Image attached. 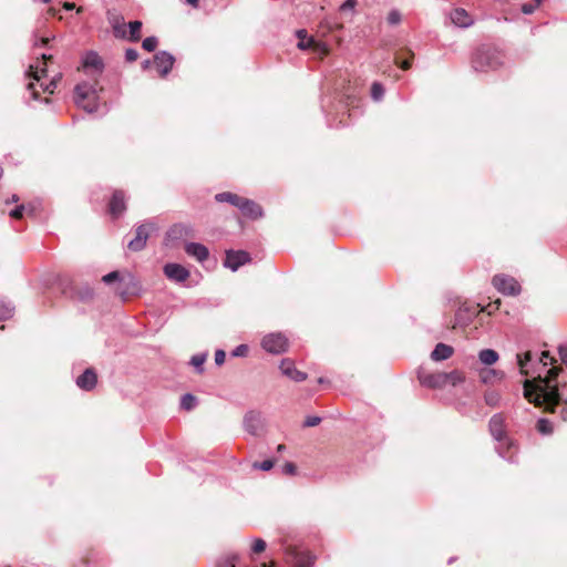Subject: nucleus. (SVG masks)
<instances>
[{"label":"nucleus","mask_w":567,"mask_h":567,"mask_svg":"<svg viewBox=\"0 0 567 567\" xmlns=\"http://www.w3.org/2000/svg\"><path fill=\"white\" fill-rule=\"evenodd\" d=\"M559 371V368L553 367L545 378L539 375L535 380H525L524 396L528 402L543 406L548 412H558L561 420L567 421V398L561 401L556 381Z\"/></svg>","instance_id":"nucleus-1"},{"label":"nucleus","mask_w":567,"mask_h":567,"mask_svg":"<svg viewBox=\"0 0 567 567\" xmlns=\"http://www.w3.org/2000/svg\"><path fill=\"white\" fill-rule=\"evenodd\" d=\"M42 60L37 61L35 64H31L29 68L28 76L31 81L28 83L27 89L31 94L33 100H39L40 92L37 89L38 86L43 91L52 94L56 87L58 81L61 79V75H55L52 80L44 84L42 79L47 75V60L51 59V55L41 54Z\"/></svg>","instance_id":"nucleus-2"},{"label":"nucleus","mask_w":567,"mask_h":567,"mask_svg":"<svg viewBox=\"0 0 567 567\" xmlns=\"http://www.w3.org/2000/svg\"><path fill=\"white\" fill-rule=\"evenodd\" d=\"M99 81H83L74 89L75 104L86 111L93 113L99 109Z\"/></svg>","instance_id":"nucleus-3"},{"label":"nucleus","mask_w":567,"mask_h":567,"mask_svg":"<svg viewBox=\"0 0 567 567\" xmlns=\"http://www.w3.org/2000/svg\"><path fill=\"white\" fill-rule=\"evenodd\" d=\"M502 64L503 60L501 52L489 48H480L472 59L474 70L480 72L496 70Z\"/></svg>","instance_id":"nucleus-4"},{"label":"nucleus","mask_w":567,"mask_h":567,"mask_svg":"<svg viewBox=\"0 0 567 567\" xmlns=\"http://www.w3.org/2000/svg\"><path fill=\"white\" fill-rule=\"evenodd\" d=\"M501 300L497 299L495 302L489 303L486 308H480V305H463L458 308L455 315V321L458 326H466L474 317L481 311H487L489 315L498 310Z\"/></svg>","instance_id":"nucleus-5"},{"label":"nucleus","mask_w":567,"mask_h":567,"mask_svg":"<svg viewBox=\"0 0 567 567\" xmlns=\"http://www.w3.org/2000/svg\"><path fill=\"white\" fill-rule=\"evenodd\" d=\"M495 289L505 296H517L520 293V285L518 281L507 275H496L492 280Z\"/></svg>","instance_id":"nucleus-6"},{"label":"nucleus","mask_w":567,"mask_h":567,"mask_svg":"<svg viewBox=\"0 0 567 567\" xmlns=\"http://www.w3.org/2000/svg\"><path fill=\"white\" fill-rule=\"evenodd\" d=\"M103 61L95 52H87L82 61V70L90 80L97 81L103 72Z\"/></svg>","instance_id":"nucleus-7"},{"label":"nucleus","mask_w":567,"mask_h":567,"mask_svg":"<svg viewBox=\"0 0 567 567\" xmlns=\"http://www.w3.org/2000/svg\"><path fill=\"white\" fill-rule=\"evenodd\" d=\"M262 348L272 354H279L287 350L288 340L282 333H269L261 341Z\"/></svg>","instance_id":"nucleus-8"},{"label":"nucleus","mask_w":567,"mask_h":567,"mask_svg":"<svg viewBox=\"0 0 567 567\" xmlns=\"http://www.w3.org/2000/svg\"><path fill=\"white\" fill-rule=\"evenodd\" d=\"M250 261V256L247 251L244 250H228L226 251V258L224 260V266L229 268L233 271H236L239 267L248 264Z\"/></svg>","instance_id":"nucleus-9"},{"label":"nucleus","mask_w":567,"mask_h":567,"mask_svg":"<svg viewBox=\"0 0 567 567\" xmlns=\"http://www.w3.org/2000/svg\"><path fill=\"white\" fill-rule=\"evenodd\" d=\"M151 228V224L140 225L135 230V237L131 239L127 244L128 249H131L132 251L142 250L146 245Z\"/></svg>","instance_id":"nucleus-10"},{"label":"nucleus","mask_w":567,"mask_h":567,"mask_svg":"<svg viewBox=\"0 0 567 567\" xmlns=\"http://www.w3.org/2000/svg\"><path fill=\"white\" fill-rule=\"evenodd\" d=\"M174 62V56L166 51H161L154 55V65L161 76H165L169 73Z\"/></svg>","instance_id":"nucleus-11"},{"label":"nucleus","mask_w":567,"mask_h":567,"mask_svg":"<svg viewBox=\"0 0 567 567\" xmlns=\"http://www.w3.org/2000/svg\"><path fill=\"white\" fill-rule=\"evenodd\" d=\"M165 276L176 282H184L189 277V271L179 264H166L164 266Z\"/></svg>","instance_id":"nucleus-12"},{"label":"nucleus","mask_w":567,"mask_h":567,"mask_svg":"<svg viewBox=\"0 0 567 567\" xmlns=\"http://www.w3.org/2000/svg\"><path fill=\"white\" fill-rule=\"evenodd\" d=\"M264 426L261 414L255 411H249L245 414L244 417V427L245 430L252 434L258 435Z\"/></svg>","instance_id":"nucleus-13"},{"label":"nucleus","mask_w":567,"mask_h":567,"mask_svg":"<svg viewBox=\"0 0 567 567\" xmlns=\"http://www.w3.org/2000/svg\"><path fill=\"white\" fill-rule=\"evenodd\" d=\"M450 19L455 27L470 28L474 24L473 17L463 8H455L450 13Z\"/></svg>","instance_id":"nucleus-14"},{"label":"nucleus","mask_w":567,"mask_h":567,"mask_svg":"<svg viewBox=\"0 0 567 567\" xmlns=\"http://www.w3.org/2000/svg\"><path fill=\"white\" fill-rule=\"evenodd\" d=\"M419 380L421 384L429 388H442L446 385V377L443 375V372L437 373H424L419 372Z\"/></svg>","instance_id":"nucleus-15"},{"label":"nucleus","mask_w":567,"mask_h":567,"mask_svg":"<svg viewBox=\"0 0 567 567\" xmlns=\"http://www.w3.org/2000/svg\"><path fill=\"white\" fill-rule=\"evenodd\" d=\"M280 370L282 374L296 382H302L307 379V374L297 370L293 362L289 359H284L280 363Z\"/></svg>","instance_id":"nucleus-16"},{"label":"nucleus","mask_w":567,"mask_h":567,"mask_svg":"<svg viewBox=\"0 0 567 567\" xmlns=\"http://www.w3.org/2000/svg\"><path fill=\"white\" fill-rule=\"evenodd\" d=\"M75 382L81 390L91 391L96 385L97 377L93 369H86Z\"/></svg>","instance_id":"nucleus-17"},{"label":"nucleus","mask_w":567,"mask_h":567,"mask_svg":"<svg viewBox=\"0 0 567 567\" xmlns=\"http://www.w3.org/2000/svg\"><path fill=\"white\" fill-rule=\"evenodd\" d=\"M241 214L248 218L256 219L262 216L261 207L248 198H244L241 205L238 208Z\"/></svg>","instance_id":"nucleus-18"},{"label":"nucleus","mask_w":567,"mask_h":567,"mask_svg":"<svg viewBox=\"0 0 567 567\" xmlns=\"http://www.w3.org/2000/svg\"><path fill=\"white\" fill-rule=\"evenodd\" d=\"M185 251L187 255L194 257L199 262L205 261L208 256L209 251L206 246L198 243H188L185 245Z\"/></svg>","instance_id":"nucleus-19"},{"label":"nucleus","mask_w":567,"mask_h":567,"mask_svg":"<svg viewBox=\"0 0 567 567\" xmlns=\"http://www.w3.org/2000/svg\"><path fill=\"white\" fill-rule=\"evenodd\" d=\"M126 209L125 196L122 190H115L110 202V213L118 217Z\"/></svg>","instance_id":"nucleus-20"},{"label":"nucleus","mask_w":567,"mask_h":567,"mask_svg":"<svg viewBox=\"0 0 567 567\" xmlns=\"http://www.w3.org/2000/svg\"><path fill=\"white\" fill-rule=\"evenodd\" d=\"M298 48L301 50L312 49L318 54L324 55L328 53V48L324 43L318 42L313 37L301 38L298 42Z\"/></svg>","instance_id":"nucleus-21"},{"label":"nucleus","mask_w":567,"mask_h":567,"mask_svg":"<svg viewBox=\"0 0 567 567\" xmlns=\"http://www.w3.org/2000/svg\"><path fill=\"white\" fill-rule=\"evenodd\" d=\"M489 432L493 435V437L501 442L505 436V430H504V417L502 414H495L489 420Z\"/></svg>","instance_id":"nucleus-22"},{"label":"nucleus","mask_w":567,"mask_h":567,"mask_svg":"<svg viewBox=\"0 0 567 567\" xmlns=\"http://www.w3.org/2000/svg\"><path fill=\"white\" fill-rule=\"evenodd\" d=\"M454 350L451 346L445 343H437L431 353L433 361H443L452 357Z\"/></svg>","instance_id":"nucleus-23"},{"label":"nucleus","mask_w":567,"mask_h":567,"mask_svg":"<svg viewBox=\"0 0 567 567\" xmlns=\"http://www.w3.org/2000/svg\"><path fill=\"white\" fill-rule=\"evenodd\" d=\"M215 199L218 202V203H229L230 205L239 208V206L241 205L243 200H244V197H240L234 193H230V192H224V193H219L215 196Z\"/></svg>","instance_id":"nucleus-24"},{"label":"nucleus","mask_w":567,"mask_h":567,"mask_svg":"<svg viewBox=\"0 0 567 567\" xmlns=\"http://www.w3.org/2000/svg\"><path fill=\"white\" fill-rule=\"evenodd\" d=\"M504 372L495 369H483L480 372V379L483 383H492L495 380H502L504 378Z\"/></svg>","instance_id":"nucleus-25"},{"label":"nucleus","mask_w":567,"mask_h":567,"mask_svg":"<svg viewBox=\"0 0 567 567\" xmlns=\"http://www.w3.org/2000/svg\"><path fill=\"white\" fill-rule=\"evenodd\" d=\"M498 358V353L493 349H484L478 352L481 363L488 367L496 363Z\"/></svg>","instance_id":"nucleus-26"},{"label":"nucleus","mask_w":567,"mask_h":567,"mask_svg":"<svg viewBox=\"0 0 567 567\" xmlns=\"http://www.w3.org/2000/svg\"><path fill=\"white\" fill-rule=\"evenodd\" d=\"M289 560L295 567H310L312 565L311 558L301 553H291Z\"/></svg>","instance_id":"nucleus-27"},{"label":"nucleus","mask_w":567,"mask_h":567,"mask_svg":"<svg viewBox=\"0 0 567 567\" xmlns=\"http://www.w3.org/2000/svg\"><path fill=\"white\" fill-rule=\"evenodd\" d=\"M443 375L446 377V384L457 385L465 380V375L462 371L453 370L449 373L443 372Z\"/></svg>","instance_id":"nucleus-28"},{"label":"nucleus","mask_w":567,"mask_h":567,"mask_svg":"<svg viewBox=\"0 0 567 567\" xmlns=\"http://www.w3.org/2000/svg\"><path fill=\"white\" fill-rule=\"evenodd\" d=\"M14 307L10 301L0 300V321L7 320L13 316Z\"/></svg>","instance_id":"nucleus-29"},{"label":"nucleus","mask_w":567,"mask_h":567,"mask_svg":"<svg viewBox=\"0 0 567 567\" xmlns=\"http://www.w3.org/2000/svg\"><path fill=\"white\" fill-rule=\"evenodd\" d=\"M484 401L487 405L495 408L501 402V394L495 390H487L484 394Z\"/></svg>","instance_id":"nucleus-30"},{"label":"nucleus","mask_w":567,"mask_h":567,"mask_svg":"<svg viewBox=\"0 0 567 567\" xmlns=\"http://www.w3.org/2000/svg\"><path fill=\"white\" fill-rule=\"evenodd\" d=\"M128 28H130L128 39L131 41H138L141 38L142 22L141 21H132L128 23Z\"/></svg>","instance_id":"nucleus-31"},{"label":"nucleus","mask_w":567,"mask_h":567,"mask_svg":"<svg viewBox=\"0 0 567 567\" xmlns=\"http://www.w3.org/2000/svg\"><path fill=\"white\" fill-rule=\"evenodd\" d=\"M197 404V399L189 393H186L181 399V406L186 411L193 410Z\"/></svg>","instance_id":"nucleus-32"},{"label":"nucleus","mask_w":567,"mask_h":567,"mask_svg":"<svg viewBox=\"0 0 567 567\" xmlns=\"http://www.w3.org/2000/svg\"><path fill=\"white\" fill-rule=\"evenodd\" d=\"M517 364L519 367L520 374L527 375L528 372L525 370L526 363L530 361L532 355L530 352H526L524 354H517Z\"/></svg>","instance_id":"nucleus-33"},{"label":"nucleus","mask_w":567,"mask_h":567,"mask_svg":"<svg viewBox=\"0 0 567 567\" xmlns=\"http://www.w3.org/2000/svg\"><path fill=\"white\" fill-rule=\"evenodd\" d=\"M238 559L237 555H227L221 557L218 563L217 567H236V561Z\"/></svg>","instance_id":"nucleus-34"},{"label":"nucleus","mask_w":567,"mask_h":567,"mask_svg":"<svg viewBox=\"0 0 567 567\" xmlns=\"http://www.w3.org/2000/svg\"><path fill=\"white\" fill-rule=\"evenodd\" d=\"M537 430L544 434V435H548L553 432V424L550 421L546 420V419H540L538 420L537 422Z\"/></svg>","instance_id":"nucleus-35"},{"label":"nucleus","mask_w":567,"mask_h":567,"mask_svg":"<svg viewBox=\"0 0 567 567\" xmlns=\"http://www.w3.org/2000/svg\"><path fill=\"white\" fill-rule=\"evenodd\" d=\"M384 95V89L383 86L378 83V82H374L371 86V96L374 101H380Z\"/></svg>","instance_id":"nucleus-36"},{"label":"nucleus","mask_w":567,"mask_h":567,"mask_svg":"<svg viewBox=\"0 0 567 567\" xmlns=\"http://www.w3.org/2000/svg\"><path fill=\"white\" fill-rule=\"evenodd\" d=\"M157 43H158L157 38L147 37L143 40L142 47L144 50L152 52L156 49Z\"/></svg>","instance_id":"nucleus-37"},{"label":"nucleus","mask_w":567,"mask_h":567,"mask_svg":"<svg viewBox=\"0 0 567 567\" xmlns=\"http://www.w3.org/2000/svg\"><path fill=\"white\" fill-rule=\"evenodd\" d=\"M206 360V355L205 354H196V355H193L192 359H190V364L193 367H195L196 369H198L199 372L203 371V364Z\"/></svg>","instance_id":"nucleus-38"},{"label":"nucleus","mask_w":567,"mask_h":567,"mask_svg":"<svg viewBox=\"0 0 567 567\" xmlns=\"http://www.w3.org/2000/svg\"><path fill=\"white\" fill-rule=\"evenodd\" d=\"M388 22L392 25L401 22V13L398 10H391L388 16Z\"/></svg>","instance_id":"nucleus-39"},{"label":"nucleus","mask_w":567,"mask_h":567,"mask_svg":"<svg viewBox=\"0 0 567 567\" xmlns=\"http://www.w3.org/2000/svg\"><path fill=\"white\" fill-rule=\"evenodd\" d=\"M265 548H266V542L265 540H262L260 538H257V539L254 540L251 550L255 554H259V553L264 551Z\"/></svg>","instance_id":"nucleus-40"},{"label":"nucleus","mask_w":567,"mask_h":567,"mask_svg":"<svg viewBox=\"0 0 567 567\" xmlns=\"http://www.w3.org/2000/svg\"><path fill=\"white\" fill-rule=\"evenodd\" d=\"M113 31H114L115 37H121V38L126 37V30H125L124 23H118V22L114 23Z\"/></svg>","instance_id":"nucleus-41"},{"label":"nucleus","mask_w":567,"mask_h":567,"mask_svg":"<svg viewBox=\"0 0 567 567\" xmlns=\"http://www.w3.org/2000/svg\"><path fill=\"white\" fill-rule=\"evenodd\" d=\"M254 467L258 468V470H261V471H269V470H271L274 467V461L266 460V461H262L260 463H255Z\"/></svg>","instance_id":"nucleus-42"},{"label":"nucleus","mask_w":567,"mask_h":567,"mask_svg":"<svg viewBox=\"0 0 567 567\" xmlns=\"http://www.w3.org/2000/svg\"><path fill=\"white\" fill-rule=\"evenodd\" d=\"M539 3H540V0H536L535 3H525L522 7V11L525 14H532L535 11V9L539 6Z\"/></svg>","instance_id":"nucleus-43"},{"label":"nucleus","mask_w":567,"mask_h":567,"mask_svg":"<svg viewBox=\"0 0 567 567\" xmlns=\"http://www.w3.org/2000/svg\"><path fill=\"white\" fill-rule=\"evenodd\" d=\"M248 352V347L246 344H239L238 347H236L231 354L233 357H245Z\"/></svg>","instance_id":"nucleus-44"},{"label":"nucleus","mask_w":567,"mask_h":567,"mask_svg":"<svg viewBox=\"0 0 567 567\" xmlns=\"http://www.w3.org/2000/svg\"><path fill=\"white\" fill-rule=\"evenodd\" d=\"M320 422H321V417L316 416V415H311V416H308L305 420V424L303 425L308 426V427H312V426H317Z\"/></svg>","instance_id":"nucleus-45"},{"label":"nucleus","mask_w":567,"mask_h":567,"mask_svg":"<svg viewBox=\"0 0 567 567\" xmlns=\"http://www.w3.org/2000/svg\"><path fill=\"white\" fill-rule=\"evenodd\" d=\"M23 213H24V206L20 205L10 212V216L14 219H20L23 217Z\"/></svg>","instance_id":"nucleus-46"},{"label":"nucleus","mask_w":567,"mask_h":567,"mask_svg":"<svg viewBox=\"0 0 567 567\" xmlns=\"http://www.w3.org/2000/svg\"><path fill=\"white\" fill-rule=\"evenodd\" d=\"M137 58H138V53H137V51H136V50H134V49H127V50L125 51V59H126V61H128V62H134V61H136V60H137Z\"/></svg>","instance_id":"nucleus-47"},{"label":"nucleus","mask_w":567,"mask_h":567,"mask_svg":"<svg viewBox=\"0 0 567 567\" xmlns=\"http://www.w3.org/2000/svg\"><path fill=\"white\" fill-rule=\"evenodd\" d=\"M226 353L224 350H217L215 352V363L221 365L225 362Z\"/></svg>","instance_id":"nucleus-48"},{"label":"nucleus","mask_w":567,"mask_h":567,"mask_svg":"<svg viewBox=\"0 0 567 567\" xmlns=\"http://www.w3.org/2000/svg\"><path fill=\"white\" fill-rule=\"evenodd\" d=\"M118 279V272L117 271H112L105 276H103L102 280L105 282V284H111L115 280Z\"/></svg>","instance_id":"nucleus-49"},{"label":"nucleus","mask_w":567,"mask_h":567,"mask_svg":"<svg viewBox=\"0 0 567 567\" xmlns=\"http://www.w3.org/2000/svg\"><path fill=\"white\" fill-rule=\"evenodd\" d=\"M357 4V0H346L341 7H340V10L341 11H347V10H352Z\"/></svg>","instance_id":"nucleus-50"},{"label":"nucleus","mask_w":567,"mask_h":567,"mask_svg":"<svg viewBox=\"0 0 567 567\" xmlns=\"http://www.w3.org/2000/svg\"><path fill=\"white\" fill-rule=\"evenodd\" d=\"M540 362L544 365L551 364L554 362V358H551L547 351H543L542 357H540Z\"/></svg>","instance_id":"nucleus-51"},{"label":"nucleus","mask_w":567,"mask_h":567,"mask_svg":"<svg viewBox=\"0 0 567 567\" xmlns=\"http://www.w3.org/2000/svg\"><path fill=\"white\" fill-rule=\"evenodd\" d=\"M559 355L563 363L567 367V343L559 347Z\"/></svg>","instance_id":"nucleus-52"},{"label":"nucleus","mask_w":567,"mask_h":567,"mask_svg":"<svg viewBox=\"0 0 567 567\" xmlns=\"http://www.w3.org/2000/svg\"><path fill=\"white\" fill-rule=\"evenodd\" d=\"M282 471L285 474L293 475L296 473L297 468L293 463H286Z\"/></svg>","instance_id":"nucleus-53"},{"label":"nucleus","mask_w":567,"mask_h":567,"mask_svg":"<svg viewBox=\"0 0 567 567\" xmlns=\"http://www.w3.org/2000/svg\"><path fill=\"white\" fill-rule=\"evenodd\" d=\"M395 63L399 64L400 68L403 69V70H409L411 68V61L410 60L400 61L399 58H395Z\"/></svg>","instance_id":"nucleus-54"},{"label":"nucleus","mask_w":567,"mask_h":567,"mask_svg":"<svg viewBox=\"0 0 567 567\" xmlns=\"http://www.w3.org/2000/svg\"><path fill=\"white\" fill-rule=\"evenodd\" d=\"M497 451H498L499 456H502L503 458H507L508 461H513V456L512 455L506 456V454L501 450V447H497Z\"/></svg>","instance_id":"nucleus-55"},{"label":"nucleus","mask_w":567,"mask_h":567,"mask_svg":"<svg viewBox=\"0 0 567 567\" xmlns=\"http://www.w3.org/2000/svg\"><path fill=\"white\" fill-rule=\"evenodd\" d=\"M63 8H64L65 10L70 11V10H73V9L75 8V4H74V3H72V2H65V3L63 4Z\"/></svg>","instance_id":"nucleus-56"},{"label":"nucleus","mask_w":567,"mask_h":567,"mask_svg":"<svg viewBox=\"0 0 567 567\" xmlns=\"http://www.w3.org/2000/svg\"><path fill=\"white\" fill-rule=\"evenodd\" d=\"M296 34H297V37H298L299 41L301 40V38H306V37H307V32H306V30H298V31L296 32Z\"/></svg>","instance_id":"nucleus-57"},{"label":"nucleus","mask_w":567,"mask_h":567,"mask_svg":"<svg viewBox=\"0 0 567 567\" xmlns=\"http://www.w3.org/2000/svg\"><path fill=\"white\" fill-rule=\"evenodd\" d=\"M182 230H183V226L177 225L174 228H172L171 234H176V233L181 234Z\"/></svg>","instance_id":"nucleus-58"},{"label":"nucleus","mask_w":567,"mask_h":567,"mask_svg":"<svg viewBox=\"0 0 567 567\" xmlns=\"http://www.w3.org/2000/svg\"><path fill=\"white\" fill-rule=\"evenodd\" d=\"M186 2L194 8H196L198 6V0H186Z\"/></svg>","instance_id":"nucleus-59"},{"label":"nucleus","mask_w":567,"mask_h":567,"mask_svg":"<svg viewBox=\"0 0 567 567\" xmlns=\"http://www.w3.org/2000/svg\"><path fill=\"white\" fill-rule=\"evenodd\" d=\"M285 450H286V445H284V444H279V445L277 446V451H278L279 453L284 452Z\"/></svg>","instance_id":"nucleus-60"},{"label":"nucleus","mask_w":567,"mask_h":567,"mask_svg":"<svg viewBox=\"0 0 567 567\" xmlns=\"http://www.w3.org/2000/svg\"><path fill=\"white\" fill-rule=\"evenodd\" d=\"M49 41H50V38H41L40 39L41 45H45Z\"/></svg>","instance_id":"nucleus-61"},{"label":"nucleus","mask_w":567,"mask_h":567,"mask_svg":"<svg viewBox=\"0 0 567 567\" xmlns=\"http://www.w3.org/2000/svg\"><path fill=\"white\" fill-rule=\"evenodd\" d=\"M148 64H150V61H145V62L143 63V66H144V68H147V66H148Z\"/></svg>","instance_id":"nucleus-62"},{"label":"nucleus","mask_w":567,"mask_h":567,"mask_svg":"<svg viewBox=\"0 0 567 567\" xmlns=\"http://www.w3.org/2000/svg\"><path fill=\"white\" fill-rule=\"evenodd\" d=\"M49 13L53 16L55 13V10L54 9H50Z\"/></svg>","instance_id":"nucleus-63"},{"label":"nucleus","mask_w":567,"mask_h":567,"mask_svg":"<svg viewBox=\"0 0 567 567\" xmlns=\"http://www.w3.org/2000/svg\"><path fill=\"white\" fill-rule=\"evenodd\" d=\"M12 200H13V202H17V200H18V197L14 195V196L12 197Z\"/></svg>","instance_id":"nucleus-64"}]
</instances>
